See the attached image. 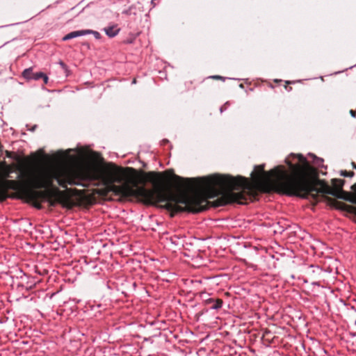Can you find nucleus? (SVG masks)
Masks as SVG:
<instances>
[{
    "label": "nucleus",
    "instance_id": "20e7f679",
    "mask_svg": "<svg viewBox=\"0 0 356 356\" xmlns=\"http://www.w3.org/2000/svg\"><path fill=\"white\" fill-rule=\"evenodd\" d=\"M103 30L106 35L109 38H114L119 33L120 31L116 24L105 27Z\"/></svg>",
    "mask_w": 356,
    "mask_h": 356
},
{
    "label": "nucleus",
    "instance_id": "7c9ffc66",
    "mask_svg": "<svg viewBox=\"0 0 356 356\" xmlns=\"http://www.w3.org/2000/svg\"><path fill=\"white\" fill-rule=\"evenodd\" d=\"M132 83H136V80L135 79L132 81Z\"/></svg>",
    "mask_w": 356,
    "mask_h": 356
},
{
    "label": "nucleus",
    "instance_id": "cd10ccee",
    "mask_svg": "<svg viewBox=\"0 0 356 356\" xmlns=\"http://www.w3.org/2000/svg\"><path fill=\"white\" fill-rule=\"evenodd\" d=\"M353 168L356 169V164L355 163H352Z\"/></svg>",
    "mask_w": 356,
    "mask_h": 356
},
{
    "label": "nucleus",
    "instance_id": "dca6fc26",
    "mask_svg": "<svg viewBox=\"0 0 356 356\" xmlns=\"http://www.w3.org/2000/svg\"><path fill=\"white\" fill-rule=\"evenodd\" d=\"M210 78L213 79H220L222 81H225L227 79V78L221 76L220 75H213V76H210Z\"/></svg>",
    "mask_w": 356,
    "mask_h": 356
},
{
    "label": "nucleus",
    "instance_id": "f3484780",
    "mask_svg": "<svg viewBox=\"0 0 356 356\" xmlns=\"http://www.w3.org/2000/svg\"><path fill=\"white\" fill-rule=\"evenodd\" d=\"M58 63L60 65V67L63 68V70H64L65 71L67 70V65L63 61H59Z\"/></svg>",
    "mask_w": 356,
    "mask_h": 356
},
{
    "label": "nucleus",
    "instance_id": "412c9836",
    "mask_svg": "<svg viewBox=\"0 0 356 356\" xmlns=\"http://www.w3.org/2000/svg\"><path fill=\"white\" fill-rule=\"evenodd\" d=\"M6 182L7 184H9L12 186H15L16 185V182L15 181H8V180H6Z\"/></svg>",
    "mask_w": 356,
    "mask_h": 356
},
{
    "label": "nucleus",
    "instance_id": "9b49d317",
    "mask_svg": "<svg viewBox=\"0 0 356 356\" xmlns=\"http://www.w3.org/2000/svg\"><path fill=\"white\" fill-rule=\"evenodd\" d=\"M285 229H286V226L281 225V223L279 222L277 223L276 225H275L274 232L282 234L285 230Z\"/></svg>",
    "mask_w": 356,
    "mask_h": 356
},
{
    "label": "nucleus",
    "instance_id": "5701e85b",
    "mask_svg": "<svg viewBox=\"0 0 356 356\" xmlns=\"http://www.w3.org/2000/svg\"><path fill=\"white\" fill-rule=\"evenodd\" d=\"M115 181L118 182V183H121L122 181V178L118 177H116L115 178Z\"/></svg>",
    "mask_w": 356,
    "mask_h": 356
},
{
    "label": "nucleus",
    "instance_id": "b1692460",
    "mask_svg": "<svg viewBox=\"0 0 356 356\" xmlns=\"http://www.w3.org/2000/svg\"><path fill=\"white\" fill-rule=\"evenodd\" d=\"M140 191L141 193H149V192L145 190L144 188H140Z\"/></svg>",
    "mask_w": 356,
    "mask_h": 356
},
{
    "label": "nucleus",
    "instance_id": "f257e3e1",
    "mask_svg": "<svg viewBox=\"0 0 356 356\" xmlns=\"http://www.w3.org/2000/svg\"><path fill=\"white\" fill-rule=\"evenodd\" d=\"M171 175L179 185V193L173 195L165 191H158L152 196L155 202L163 203L165 208L175 213H199L206 209L207 200L188 194L189 191L196 190L204 191L210 193L211 197L220 195L215 207L232 203L244 204L252 197L250 182L242 176L213 174L196 178H183L173 173Z\"/></svg>",
    "mask_w": 356,
    "mask_h": 356
},
{
    "label": "nucleus",
    "instance_id": "c85d7f7f",
    "mask_svg": "<svg viewBox=\"0 0 356 356\" xmlns=\"http://www.w3.org/2000/svg\"><path fill=\"white\" fill-rule=\"evenodd\" d=\"M195 283H201V280H195Z\"/></svg>",
    "mask_w": 356,
    "mask_h": 356
},
{
    "label": "nucleus",
    "instance_id": "f03ea898",
    "mask_svg": "<svg viewBox=\"0 0 356 356\" xmlns=\"http://www.w3.org/2000/svg\"><path fill=\"white\" fill-rule=\"evenodd\" d=\"M289 170H286L283 165H277L274 169L266 172L264 165H255L250 175L254 182H263L271 186L275 191L289 196H297L307 198L313 196V193L318 194L331 195L339 199L356 203L352 198H347L339 195L344 181L333 179V187L326 183H321L320 188H317L307 179V175L312 170V167L307 159L301 154L291 153L285 159ZM341 192H343L342 191Z\"/></svg>",
    "mask_w": 356,
    "mask_h": 356
},
{
    "label": "nucleus",
    "instance_id": "a211bd4d",
    "mask_svg": "<svg viewBox=\"0 0 356 356\" xmlns=\"http://www.w3.org/2000/svg\"><path fill=\"white\" fill-rule=\"evenodd\" d=\"M42 79H43L44 83L45 84H47L48 83L49 78L44 73H43V76H42Z\"/></svg>",
    "mask_w": 356,
    "mask_h": 356
},
{
    "label": "nucleus",
    "instance_id": "4be33fe9",
    "mask_svg": "<svg viewBox=\"0 0 356 356\" xmlns=\"http://www.w3.org/2000/svg\"><path fill=\"white\" fill-rule=\"evenodd\" d=\"M136 286H137V284H136V282H132L131 283V286L133 288V291H136Z\"/></svg>",
    "mask_w": 356,
    "mask_h": 356
},
{
    "label": "nucleus",
    "instance_id": "aec40b11",
    "mask_svg": "<svg viewBox=\"0 0 356 356\" xmlns=\"http://www.w3.org/2000/svg\"><path fill=\"white\" fill-rule=\"evenodd\" d=\"M350 115H351L353 118H355V117H356V111H355L350 110Z\"/></svg>",
    "mask_w": 356,
    "mask_h": 356
},
{
    "label": "nucleus",
    "instance_id": "a878e982",
    "mask_svg": "<svg viewBox=\"0 0 356 356\" xmlns=\"http://www.w3.org/2000/svg\"><path fill=\"white\" fill-rule=\"evenodd\" d=\"M162 143H163V144H165V143H168V140L164 139L162 140Z\"/></svg>",
    "mask_w": 356,
    "mask_h": 356
},
{
    "label": "nucleus",
    "instance_id": "6ab92c4d",
    "mask_svg": "<svg viewBox=\"0 0 356 356\" xmlns=\"http://www.w3.org/2000/svg\"><path fill=\"white\" fill-rule=\"evenodd\" d=\"M71 40V38L70 37L69 33H67V35H65L63 38V41H66V40Z\"/></svg>",
    "mask_w": 356,
    "mask_h": 356
},
{
    "label": "nucleus",
    "instance_id": "c756f323",
    "mask_svg": "<svg viewBox=\"0 0 356 356\" xmlns=\"http://www.w3.org/2000/svg\"><path fill=\"white\" fill-rule=\"evenodd\" d=\"M287 84H291L292 82L291 81H286V82Z\"/></svg>",
    "mask_w": 356,
    "mask_h": 356
},
{
    "label": "nucleus",
    "instance_id": "f8f14e48",
    "mask_svg": "<svg viewBox=\"0 0 356 356\" xmlns=\"http://www.w3.org/2000/svg\"><path fill=\"white\" fill-rule=\"evenodd\" d=\"M42 76H43V72H42L33 73L31 76V80H35V81L39 80L40 79L42 78Z\"/></svg>",
    "mask_w": 356,
    "mask_h": 356
},
{
    "label": "nucleus",
    "instance_id": "9d476101",
    "mask_svg": "<svg viewBox=\"0 0 356 356\" xmlns=\"http://www.w3.org/2000/svg\"><path fill=\"white\" fill-rule=\"evenodd\" d=\"M33 70H32V68L31 67H29V68H27V69H25L24 71H23V76L26 79H31V76L33 75Z\"/></svg>",
    "mask_w": 356,
    "mask_h": 356
},
{
    "label": "nucleus",
    "instance_id": "393cba45",
    "mask_svg": "<svg viewBox=\"0 0 356 356\" xmlns=\"http://www.w3.org/2000/svg\"><path fill=\"white\" fill-rule=\"evenodd\" d=\"M312 285H315V286H320V284H319V282H313L312 283Z\"/></svg>",
    "mask_w": 356,
    "mask_h": 356
},
{
    "label": "nucleus",
    "instance_id": "1a4fd4ad",
    "mask_svg": "<svg viewBox=\"0 0 356 356\" xmlns=\"http://www.w3.org/2000/svg\"><path fill=\"white\" fill-rule=\"evenodd\" d=\"M84 32H85V35L92 34L97 40L101 38V34L98 31L90 30V29H86V30H84Z\"/></svg>",
    "mask_w": 356,
    "mask_h": 356
},
{
    "label": "nucleus",
    "instance_id": "4468645a",
    "mask_svg": "<svg viewBox=\"0 0 356 356\" xmlns=\"http://www.w3.org/2000/svg\"><path fill=\"white\" fill-rule=\"evenodd\" d=\"M13 172V170L10 169V167L8 166H6V175H5V177L6 178H8V177H10V174Z\"/></svg>",
    "mask_w": 356,
    "mask_h": 356
},
{
    "label": "nucleus",
    "instance_id": "2eb2a0df",
    "mask_svg": "<svg viewBox=\"0 0 356 356\" xmlns=\"http://www.w3.org/2000/svg\"><path fill=\"white\" fill-rule=\"evenodd\" d=\"M229 105V102H225V104L222 105L220 108V113H222L224 111H225Z\"/></svg>",
    "mask_w": 356,
    "mask_h": 356
},
{
    "label": "nucleus",
    "instance_id": "bb28decb",
    "mask_svg": "<svg viewBox=\"0 0 356 356\" xmlns=\"http://www.w3.org/2000/svg\"><path fill=\"white\" fill-rule=\"evenodd\" d=\"M58 153H59L60 156H64L63 151H60Z\"/></svg>",
    "mask_w": 356,
    "mask_h": 356
},
{
    "label": "nucleus",
    "instance_id": "423d86ee",
    "mask_svg": "<svg viewBox=\"0 0 356 356\" xmlns=\"http://www.w3.org/2000/svg\"><path fill=\"white\" fill-rule=\"evenodd\" d=\"M184 238L183 236L174 235L170 237L169 241L175 247H184Z\"/></svg>",
    "mask_w": 356,
    "mask_h": 356
},
{
    "label": "nucleus",
    "instance_id": "7ed1b4c3",
    "mask_svg": "<svg viewBox=\"0 0 356 356\" xmlns=\"http://www.w3.org/2000/svg\"><path fill=\"white\" fill-rule=\"evenodd\" d=\"M42 179L44 184L54 186L56 182L60 186L66 188L69 185H79L86 186L87 184L98 180L99 172L94 166L81 165L76 168H69L59 165L49 168L42 172Z\"/></svg>",
    "mask_w": 356,
    "mask_h": 356
},
{
    "label": "nucleus",
    "instance_id": "39448f33",
    "mask_svg": "<svg viewBox=\"0 0 356 356\" xmlns=\"http://www.w3.org/2000/svg\"><path fill=\"white\" fill-rule=\"evenodd\" d=\"M205 303L208 305H211L210 309L216 310L222 307V300L211 298L205 300Z\"/></svg>",
    "mask_w": 356,
    "mask_h": 356
},
{
    "label": "nucleus",
    "instance_id": "6e6552de",
    "mask_svg": "<svg viewBox=\"0 0 356 356\" xmlns=\"http://www.w3.org/2000/svg\"><path fill=\"white\" fill-rule=\"evenodd\" d=\"M69 35L71 39H73L77 37L84 36L85 32L84 30L74 31L69 33Z\"/></svg>",
    "mask_w": 356,
    "mask_h": 356
},
{
    "label": "nucleus",
    "instance_id": "0eeeda50",
    "mask_svg": "<svg viewBox=\"0 0 356 356\" xmlns=\"http://www.w3.org/2000/svg\"><path fill=\"white\" fill-rule=\"evenodd\" d=\"M308 156L313 158V163L317 167H323L322 163L323 162V159L319 157H317L316 155L309 153Z\"/></svg>",
    "mask_w": 356,
    "mask_h": 356
},
{
    "label": "nucleus",
    "instance_id": "ddd939ff",
    "mask_svg": "<svg viewBox=\"0 0 356 356\" xmlns=\"http://www.w3.org/2000/svg\"><path fill=\"white\" fill-rule=\"evenodd\" d=\"M340 175L343 177H353L354 175V172H348L346 170H341L340 172Z\"/></svg>",
    "mask_w": 356,
    "mask_h": 356
}]
</instances>
